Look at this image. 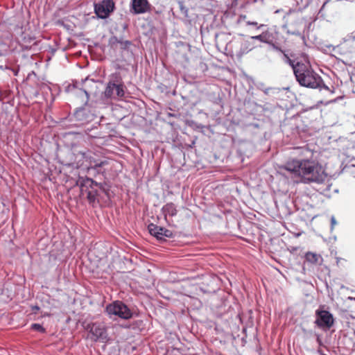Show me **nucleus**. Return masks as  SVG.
Instances as JSON below:
<instances>
[{
	"label": "nucleus",
	"mask_w": 355,
	"mask_h": 355,
	"mask_svg": "<svg viewBox=\"0 0 355 355\" xmlns=\"http://www.w3.org/2000/svg\"><path fill=\"white\" fill-rule=\"evenodd\" d=\"M252 46L248 41H242L240 42V49L236 53V56L238 58L243 57L245 54H247L252 49Z\"/></svg>",
	"instance_id": "ddd939ff"
},
{
	"label": "nucleus",
	"mask_w": 355,
	"mask_h": 355,
	"mask_svg": "<svg viewBox=\"0 0 355 355\" xmlns=\"http://www.w3.org/2000/svg\"><path fill=\"white\" fill-rule=\"evenodd\" d=\"M263 26V25H260L259 26H257V28H260V27Z\"/></svg>",
	"instance_id": "5701e85b"
},
{
	"label": "nucleus",
	"mask_w": 355,
	"mask_h": 355,
	"mask_svg": "<svg viewBox=\"0 0 355 355\" xmlns=\"http://www.w3.org/2000/svg\"><path fill=\"white\" fill-rule=\"evenodd\" d=\"M40 309L39 306H35L32 307V310L35 313L36 311H38Z\"/></svg>",
	"instance_id": "4be33fe9"
},
{
	"label": "nucleus",
	"mask_w": 355,
	"mask_h": 355,
	"mask_svg": "<svg viewBox=\"0 0 355 355\" xmlns=\"http://www.w3.org/2000/svg\"><path fill=\"white\" fill-rule=\"evenodd\" d=\"M315 324L320 329H329L334 324L333 315L328 311L318 309L315 311Z\"/></svg>",
	"instance_id": "39448f33"
},
{
	"label": "nucleus",
	"mask_w": 355,
	"mask_h": 355,
	"mask_svg": "<svg viewBox=\"0 0 355 355\" xmlns=\"http://www.w3.org/2000/svg\"><path fill=\"white\" fill-rule=\"evenodd\" d=\"M162 211L164 214L165 218L168 215L170 216H174L177 214V209L175 205L172 202L167 203L162 207Z\"/></svg>",
	"instance_id": "2eb2a0df"
},
{
	"label": "nucleus",
	"mask_w": 355,
	"mask_h": 355,
	"mask_svg": "<svg viewBox=\"0 0 355 355\" xmlns=\"http://www.w3.org/2000/svg\"><path fill=\"white\" fill-rule=\"evenodd\" d=\"M94 153L91 151L87 152H79L77 154V156H80L81 158L84 159V162L81 163L80 165L78 164V166H81L84 165V162H86L85 166L87 168H97L103 166L107 164V161H97L93 157Z\"/></svg>",
	"instance_id": "423d86ee"
},
{
	"label": "nucleus",
	"mask_w": 355,
	"mask_h": 355,
	"mask_svg": "<svg viewBox=\"0 0 355 355\" xmlns=\"http://www.w3.org/2000/svg\"><path fill=\"white\" fill-rule=\"evenodd\" d=\"M31 329L41 332V333H45L46 330L45 329L40 325V324L34 323L31 324Z\"/></svg>",
	"instance_id": "f3484780"
},
{
	"label": "nucleus",
	"mask_w": 355,
	"mask_h": 355,
	"mask_svg": "<svg viewBox=\"0 0 355 355\" xmlns=\"http://www.w3.org/2000/svg\"><path fill=\"white\" fill-rule=\"evenodd\" d=\"M299 158L288 159L284 168L300 178L304 184H323L328 178L325 167L314 158L315 152L308 146L295 148Z\"/></svg>",
	"instance_id": "f257e3e1"
},
{
	"label": "nucleus",
	"mask_w": 355,
	"mask_h": 355,
	"mask_svg": "<svg viewBox=\"0 0 355 355\" xmlns=\"http://www.w3.org/2000/svg\"><path fill=\"white\" fill-rule=\"evenodd\" d=\"M239 19H240V20L246 21L247 16L246 15H240Z\"/></svg>",
	"instance_id": "412c9836"
},
{
	"label": "nucleus",
	"mask_w": 355,
	"mask_h": 355,
	"mask_svg": "<svg viewBox=\"0 0 355 355\" xmlns=\"http://www.w3.org/2000/svg\"><path fill=\"white\" fill-rule=\"evenodd\" d=\"M252 38L263 42H268V33H262L259 35L252 37Z\"/></svg>",
	"instance_id": "dca6fc26"
},
{
	"label": "nucleus",
	"mask_w": 355,
	"mask_h": 355,
	"mask_svg": "<svg viewBox=\"0 0 355 355\" xmlns=\"http://www.w3.org/2000/svg\"><path fill=\"white\" fill-rule=\"evenodd\" d=\"M148 229L150 234L159 240H165V238H171L173 236V232L171 230L153 223H150Z\"/></svg>",
	"instance_id": "9d476101"
},
{
	"label": "nucleus",
	"mask_w": 355,
	"mask_h": 355,
	"mask_svg": "<svg viewBox=\"0 0 355 355\" xmlns=\"http://www.w3.org/2000/svg\"><path fill=\"white\" fill-rule=\"evenodd\" d=\"M114 8V3L112 0H103L95 5L94 10L98 17L105 19L113 11Z\"/></svg>",
	"instance_id": "0eeeda50"
},
{
	"label": "nucleus",
	"mask_w": 355,
	"mask_h": 355,
	"mask_svg": "<svg viewBox=\"0 0 355 355\" xmlns=\"http://www.w3.org/2000/svg\"><path fill=\"white\" fill-rule=\"evenodd\" d=\"M354 118H355V115H354Z\"/></svg>",
	"instance_id": "b1692460"
},
{
	"label": "nucleus",
	"mask_w": 355,
	"mask_h": 355,
	"mask_svg": "<svg viewBox=\"0 0 355 355\" xmlns=\"http://www.w3.org/2000/svg\"><path fill=\"white\" fill-rule=\"evenodd\" d=\"M151 5L148 0H132L130 11L134 15L144 14L150 10Z\"/></svg>",
	"instance_id": "1a4fd4ad"
},
{
	"label": "nucleus",
	"mask_w": 355,
	"mask_h": 355,
	"mask_svg": "<svg viewBox=\"0 0 355 355\" xmlns=\"http://www.w3.org/2000/svg\"><path fill=\"white\" fill-rule=\"evenodd\" d=\"M105 311L110 318L114 315L121 319L128 320L132 317L130 309L123 302L118 300L107 305Z\"/></svg>",
	"instance_id": "7ed1b4c3"
},
{
	"label": "nucleus",
	"mask_w": 355,
	"mask_h": 355,
	"mask_svg": "<svg viewBox=\"0 0 355 355\" xmlns=\"http://www.w3.org/2000/svg\"><path fill=\"white\" fill-rule=\"evenodd\" d=\"M297 81L301 86L311 89L329 87L324 84L322 78L311 68L310 63L307 61L297 62L290 60Z\"/></svg>",
	"instance_id": "f03ea898"
},
{
	"label": "nucleus",
	"mask_w": 355,
	"mask_h": 355,
	"mask_svg": "<svg viewBox=\"0 0 355 355\" xmlns=\"http://www.w3.org/2000/svg\"><path fill=\"white\" fill-rule=\"evenodd\" d=\"M300 21L297 19L295 21V23L293 22H286L285 24V27L287 28L288 33L293 34V35H300Z\"/></svg>",
	"instance_id": "f8f14e48"
},
{
	"label": "nucleus",
	"mask_w": 355,
	"mask_h": 355,
	"mask_svg": "<svg viewBox=\"0 0 355 355\" xmlns=\"http://www.w3.org/2000/svg\"><path fill=\"white\" fill-rule=\"evenodd\" d=\"M85 329L92 335L94 340L105 341L107 340V327L103 322H97L87 324Z\"/></svg>",
	"instance_id": "20e7f679"
},
{
	"label": "nucleus",
	"mask_w": 355,
	"mask_h": 355,
	"mask_svg": "<svg viewBox=\"0 0 355 355\" xmlns=\"http://www.w3.org/2000/svg\"><path fill=\"white\" fill-rule=\"evenodd\" d=\"M83 111H84L83 110H80L76 111V118L80 119V115L83 112Z\"/></svg>",
	"instance_id": "aec40b11"
},
{
	"label": "nucleus",
	"mask_w": 355,
	"mask_h": 355,
	"mask_svg": "<svg viewBox=\"0 0 355 355\" xmlns=\"http://www.w3.org/2000/svg\"><path fill=\"white\" fill-rule=\"evenodd\" d=\"M306 261L311 264H318L322 261V257L320 254L312 252H308L305 254Z\"/></svg>",
	"instance_id": "4468645a"
},
{
	"label": "nucleus",
	"mask_w": 355,
	"mask_h": 355,
	"mask_svg": "<svg viewBox=\"0 0 355 355\" xmlns=\"http://www.w3.org/2000/svg\"><path fill=\"white\" fill-rule=\"evenodd\" d=\"M94 186L96 187H101V184L97 183L94 180H93L92 178H87L84 180H83L80 187L81 189L83 190L84 188H90L91 190H89L87 193V198L89 203H94L96 200V197L98 196V192L96 190L93 189Z\"/></svg>",
	"instance_id": "6e6552de"
},
{
	"label": "nucleus",
	"mask_w": 355,
	"mask_h": 355,
	"mask_svg": "<svg viewBox=\"0 0 355 355\" xmlns=\"http://www.w3.org/2000/svg\"><path fill=\"white\" fill-rule=\"evenodd\" d=\"M351 46L354 48L355 50V37H354L352 40L349 41V44Z\"/></svg>",
	"instance_id": "6ab92c4d"
},
{
	"label": "nucleus",
	"mask_w": 355,
	"mask_h": 355,
	"mask_svg": "<svg viewBox=\"0 0 355 355\" xmlns=\"http://www.w3.org/2000/svg\"><path fill=\"white\" fill-rule=\"evenodd\" d=\"M245 23L248 26H257L258 25V23L257 21H246Z\"/></svg>",
	"instance_id": "a211bd4d"
},
{
	"label": "nucleus",
	"mask_w": 355,
	"mask_h": 355,
	"mask_svg": "<svg viewBox=\"0 0 355 355\" xmlns=\"http://www.w3.org/2000/svg\"><path fill=\"white\" fill-rule=\"evenodd\" d=\"M104 94L107 98L123 97L124 96L123 85L109 83L105 89Z\"/></svg>",
	"instance_id": "9b49d317"
}]
</instances>
